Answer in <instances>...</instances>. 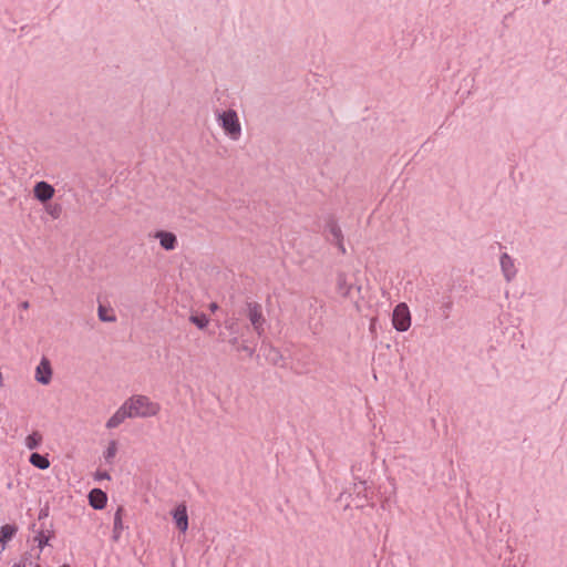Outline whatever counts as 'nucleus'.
I'll return each mask as SVG.
<instances>
[{
  "instance_id": "3",
  "label": "nucleus",
  "mask_w": 567,
  "mask_h": 567,
  "mask_svg": "<svg viewBox=\"0 0 567 567\" xmlns=\"http://www.w3.org/2000/svg\"><path fill=\"white\" fill-rule=\"evenodd\" d=\"M392 323L398 331H406L411 327V313L406 303L401 302L394 308Z\"/></svg>"
},
{
  "instance_id": "8",
  "label": "nucleus",
  "mask_w": 567,
  "mask_h": 567,
  "mask_svg": "<svg viewBox=\"0 0 567 567\" xmlns=\"http://www.w3.org/2000/svg\"><path fill=\"white\" fill-rule=\"evenodd\" d=\"M153 237L158 239L161 247L165 250H174L177 247V237L171 231L158 230Z\"/></svg>"
},
{
  "instance_id": "15",
  "label": "nucleus",
  "mask_w": 567,
  "mask_h": 567,
  "mask_svg": "<svg viewBox=\"0 0 567 567\" xmlns=\"http://www.w3.org/2000/svg\"><path fill=\"white\" fill-rule=\"evenodd\" d=\"M122 529V508H118L114 515L113 539L115 542H117L121 538Z\"/></svg>"
},
{
  "instance_id": "14",
  "label": "nucleus",
  "mask_w": 567,
  "mask_h": 567,
  "mask_svg": "<svg viewBox=\"0 0 567 567\" xmlns=\"http://www.w3.org/2000/svg\"><path fill=\"white\" fill-rule=\"evenodd\" d=\"M29 461L33 466L40 470H47L50 466L49 458L39 453H32Z\"/></svg>"
},
{
  "instance_id": "2",
  "label": "nucleus",
  "mask_w": 567,
  "mask_h": 567,
  "mask_svg": "<svg viewBox=\"0 0 567 567\" xmlns=\"http://www.w3.org/2000/svg\"><path fill=\"white\" fill-rule=\"evenodd\" d=\"M218 121L225 133L234 141L241 135V126L237 113L233 110L225 111L218 115Z\"/></svg>"
},
{
  "instance_id": "24",
  "label": "nucleus",
  "mask_w": 567,
  "mask_h": 567,
  "mask_svg": "<svg viewBox=\"0 0 567 567\" xmlns=\"http://www.w3.org/2000/svg\"><path fill=\"white\" fill-rule=\"evenodd\" d=\"M12 567H20L18 564L13 565Z\"/></svg>"
},
{
  "instance_id": "16",
  "label": "nucleus",
  "mask_w": 567,
  "mask_h": 567,
  "mask_svg": "<svg viewBox=\"0 0 567 567\" xmlns=\"http://www.w3.org/2000/svg\"><path fill=\"white\" fill-rule=\"evenodd\" d=\"M17 533V527L13 525H4L1 527L0 530V543L2 544V547L6 546V543L10 540L14 534Z\"/></svg>"
},
{
  "instance_id": "18",
  "label": "nucleus",
  "mask_w": 567,
  "mask_h": 567,
  "mask_svg": "<svg viewBox=\"0 0 567 567\" xmlns=\"http://www.w3.org/2000/svg\"><path fill=\"white\" fill-rule=\"evenodd\" d=\"M42 442V435L33 432L25 437V446L30 450L37 449Z\"/></svg>"
},
{
  "instance_id": "20",
  "label": "nucleus",
  "mask_w": 567,
  "mask_h": 567,
  "mask_svg": "<svg viewBox=\"0 0 567 567\" xmlns=\"http://www.w3.org/2000/svg\"><path fill=\"white\" fill-rule=\"evenodd\" d=\"M47 213L54 219L60 217L61 207L59 205H49L47 207Z\"/></svg>"
},
{
  "instance_id": "6",
  "label": "nucleus",
  "mask_w": 567,
  "mask_h": 567,
  "mask_svg": "<svg viewBox=\"0 0 567 567\" xmlns=\"http://www.w3.org/2000/svg\"><path fill=\"white\" fill-rule=\"evenodd\" d=\"M54 194H55L54 187L43 181L38 182L33 187V195L41 203H45V202L52 199Z\"/></svg>"
},
{
  "instance_id": "5",
  "label": "nucleus",
  "mask_w": 567,
  "mask_h": 567,
  "mask_svg": "<svg viewBox=\"0 0 567 567\" xmlns=\"http://www.w3.org/2000/svg\"><path fill=\"white\" fill-rule=\"evenodd\" d=\"M52 374L53 371L49 359L42 358L35 369V380L43 385H48L52 380Z\"/></svg>"
},
{
  "instance_id": "19",
  "label": "nucleus",
  "mask_w": 567,
  "mask_h": 567,
  "mask_svg": "<svg viewBox=\"0 0 567 567\" xmlns=\"http://www.w3.org/2000/svg\"><path fill=\"white\" fill-rule=\"evenodd\" d=\"M350 288H351V287H350L349 285H347V282H346V278H344V276H340V277L338 278V291H339L342 296H344V297H346V296H348V295H349V292H350Z\"/></svg>"
},
{
  "instance_id": "17",
  "label": "nucleus",
  "mask_w": 567,
  "mask_h": 567,
  "mask_svg": "<svg viewBox=\"0 0 567 567\" xmlns=\"http://www.w3.org/2000/svg\"><path fill=\"white\" fill-rule=\"evenodd\" d=\"M189 321L192 323H194L196 327H198L199 329H205L209 323V319L205 313L192 315L189 317Z\"/></svg>"
},
{
  "instance_id": "4",
  "label": "nucleus",
  "mask_w": 567,
  "mask_h": 567,
  "mask_svg": "<svg viewBox=\"0 0 567 567\" xmlns=\"http://www.w3.org/2000/svg\"><path fill=\"white\" fill-rule=\"evenodd\" d=\"M247 316L258 334L262 332V324L265 322L262 309L259 303H249L247 307Z\"/></svg>"
},
{
  "instance_id": "9",
  "label": "nucleus",
  "mask_w": 567,
  "mask_h": 567,
  "mask_svg": "<svg viewBox=\"0 0 567 567\" xmlns=\"http://www.w3.org/2000/svg\"><path fill=\"white\" fill-rule=\"evenodd\" d=\"M173 518L175 520L176 527L182 533H185L188 529V515H187L186 506L184 504H179L173 511Z\"/></svg>"
},
{
  "instance_id": "12",
  "label": "nucleus",
  "mask_w": 567,
  "mask_h": 567,
  "mask_svg": "<svg viewBox=\"0 0 567 567\" xmlns=\"http://www.w3.org/2000/svg\"><path fill=\"white\" fill-rule=\"evenodd\" d=\"M97 316L103 322H114L116 320L113 309L102 305L97 308Z\"/></svg>"
},
{
  "instance_id": "11",
  "label": "nucleus",
  "mask_w": 567,
  "mask_h": 567,
  "mask_svg": "<svg viewBox=\"0 0 567 567\" xmlns=\"http://www.w3.org/2000/svg\"><path fill=\"white\" fill-rule=\"evenodd\" d=\"M117 452H118L117 441H115V440L110 441L103 452V457L106 461V463L112 464Z\"/></svg>"
},
{
  "instance_id": "13",
  "label": "nucleus",
  "mask_w": 567,
  "mask_h": 567,
  "mask_svg": "<svg viewBox=\"0 0 567 567\" xmlns=\"http://www.w3.org/2000/svg\"><path fill=\"white\" fill-rule=\"evenodd\" d=\"M501 266H502V269H503V272L505 275V277L507 279H511L514 274H515V270H514V264L512 261V259L509 258L508 255L504 254L501 258Z\"/></svg>"
},
{
  "instance_id": "1",
  "label": "nucleus",
  "mask_w": 567,
  "mask_h": 567,
  "mask_svg": "<svg viewBox=\"0 0 567 567\" xmlns=\"http://www.w3.org/2000/svg\"><path fill=\"white\" fill-rule=\"evenodd\" d=\"M132 417H153L161 411V404L143 394H135L124 401Z\"/></svg>"
},
{
  "instance_id": "22",
  "label": "nucleus",
  "mask_w": 567,
  "mask_h": 567,
  "mask_svg": "<svg viewBox=\"0 0 567 567\" xmlns=\"http://www.w3.org/2000/svg\"><path fill=\"white\" fill-rule=\"evenodd\" d=\"M96 477L100 480H104V478L109 480L110 475L107 473H97Z\"/></svg>"
},
{
  "instance_id": "7",
  "label": "nucleus",
  "mask_w": 567,
  "mask_h": 567,
  "mask_svg": "<svg viewBox=\"0 0 567 567\" xmlns=\"http://www.w3.org/2000/svg\"><path fill=\"white\" fill-rule=\"evenodd\" d=\"M126 419H133L125 402L106 421L105 426L110 430L118 427Z\"/></svg>"
},
{
  "instance_id": "25",
  "label": "nucleus",
  "mask_w": 567,
  "mask_h": 567,
  "mask_svg": "<svg viewBox=\"0 0 567 567\" xmlns=\"http://www.w3.org/2000/svg\"><path fill=\"white\" fill-rule=\"evenodd\" d=\"M37 567H40V566H37Z\"/></svg>"
},
{
  "instance_id": "23",
  "label": "nucleus",
  "mask_w": 567,
  "mask_h": 567,
  "mask_svg": "<svg viewBox=\"0 0 567 567\" xmlns=\"http://www.w3.org/2000/svg\"><path fill=\"white\" fill-rule=\"evenodd\" d=\"M3 385V377H2V373L0 372V388Z\"/></svg>"
},
{
  "instance_id": "10",
  "label": "nucleus",
  "mask_w": 567,
  "mask_h": 567,
  "mask_svg": "<svg viewBox=\"0 0 567 567\" xmlns=\"http://www.w3.org/2000/svg\"><path fill=\"white\" fill-rule=\"evenodd\" d=\"M89 502L93 508L102 509L106 505L107 496L102 489L94 488L89 494Z\"/></svg>"
},
{
  "instance_id": "21",
  "label": "nucleus",
  "mask_w": 567,
  "mask_h": 567,
  "mask_svg": "<svg viewBox=\"0 0 567 567\" xmlns=\"http://www.w3.org/2000/svg\"><path fill=\"white\" fill-rule=\"evenodd\" d=\"M331 233H332L333 237H334L337 240H339V241L341 240V237H342V236H341V229H340L338 226L333 225V226L331 227Z\"/></svg>"
}]
</instances>
